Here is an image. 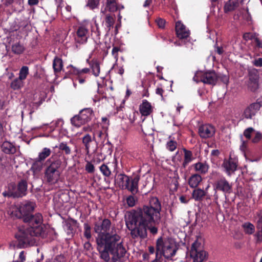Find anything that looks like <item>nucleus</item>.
<instances>
[{
    "label": "nucleus",
    "mask_w": 262,
    "mask_h": 262,
    "mask_svg": "<svg viewBox=\"0 0 262 262\" xmlns=\"http://www.w3.org/2000/svg\"><path fill=\"white\" fill-rule=\"evenodd\" d=\"M161 210V202L157 197L152 196L147 204L127 211L124 220L132 238H147V229L152 235L157 234Z\"/></svg>",
    "instance_id": "f257e3e1"
},
{
    "label": "nucleus",
    "mask_w": 262,
    "mask_h": 262,
    "mask_svg": "<svg viewBox=\"0 0 262 262\" xmlns=\"http://www.w3.org/2000/svg\"><path fill=\"white\" fill-rule=\"evenodd\" d=\"M35 205L32 202L21 204L19 207L10 209L12 217L21 219L28 227L25 229H19L15 233L16 246L25 248L32 245L34 236L46 238L50 229L43 224V216L40 213L33 214Z\"/></svg>",
    "instance_id": "f03ea898"
},
{
    "label": "nucleus",
    "mask_w": 262,
    "mask_h": 262,
    "mask_svg": "<svg viewBox=\"0 0 262 262\" xmlns=\"http://www.w3.org/2000/svg\"><path fill=\"white\" fill-rule=\"evenodd\" d=\"M111 224L110 220L102 217H98L94 223V230L98 234L96 238L97 250L100 258L105 262L110 260V254L112 255V261L117 262L126 252L121 236L113 231L109 232Z\"/></svg>",
    "instance_id": "7ed1b4c3"
},
{
    "label": "nucleus",
    "mask_w": 262,
    "mask_h": 262,
    "mask_svg": "<svg viewBox=\"0 0 262 262\" xmlns=\"http://www.w3.org/2000/svg\"><path fill=\"white\" fill-rule=\"evenodd\" d=\"M65 161V157L59 153L53 154L47 160L43 177L46 183L52 185L59 182L66 167Z\"/></svg>",
    "instance_id": "20e7f679"
},
{
    "label": "nucleus",
    "mask_w": 262,
    "mask_h": 262,
    "mask_svg": "<svg viewBox=\"0 0 262 262\" xmlns=\"http://www.w3.org/2000/svg\"><path fill=\"white\" fill-rule=\"evenodd\" d=\"M178 250L176 244L171 239H163L162 237L156 241V252L162 257L163 256L167 259H171Z\"/></svg>",
    "instance_id": "39448f33"
},
{
    "label": "nucleus",
    "mask_w": 262,
    "mask_h": 262,
    "mask_svg": "<svg viewBox=\"0 0 262 262\" xmlns=\"http://www.w3.org/2000/svg\"><path fill=\"white\" fill-rule=\"evenodd\" d=\"M116 180L120 188L127 189L133 194H136L138 190V183L140 179V176L138 174H134L131 177H128L124 173H117Z\"/></svg>",
    "instance_id": "423d86ee"
},
{
    "label": "nucleus",
    "mask_w": 262,
    "mask_h": 262,
    "mask_svg": "<svg viewBox=\"0 0 262 262\" xmlns=\"http://www.w3.org/2000/svg\"><path fill=\"white\" fill-rule=\"evenodd\" d=\"M94 117L93 110L90 107L85 108L81 110L78 115L73 117L71 119V122L73 125L78 127L90 122Z\"/></svg>",
    "instance_id": "0eeeda50"
},
{
    "label": "nucleus",
    "mask_w": 262,
    "mask_h": 262,
    "mask_svg": "<svg viewBox=\"0 0 262 262\" xmlns=\"http://www.w3.org/2000/svg\"><path fill=\"white\" fill-rule=\"evenodd\" d=\"M219 78L213 70L206 72L198 71L193 77V80L197 83L202 82L204 84L215 85Z\"/></svg>",
    "instance_id": "6e6552de"
},
{
    "label": "nucleus",
    "mask_w": 262,
    "mask_h": 262,
    "mask_svg": "<svg viewBox=\"0 0 262 262\" xmlns=\"http://www.w3.org/2000/svg\"><path fill=\"white\" fill-rule=\"evenodd\" d=\"M27 182L25 180H21L17 185L14 183H10L9 185V195L13 198H21L27 194Z\"/></svg>",
    "instance_id": "1a4fd4ad"
},
{
    "label": "nucleus",
    "mask_w": 262,
    "mask_h": 262,
    "mask_svg": "<svg viewBox=\"0 0 262 262\" xmlns=\"http://www.w3.org/2000/svg\"><path fill=\"white\" fill-rule=\"evenodd\" d=\"M214 189L223 192L225 194H230L232 192V186L225 177H220L213 184Z\"/></svg>",
    "instance_id": "9d476101"
},
{
    "label": "nucleus",
    "mask_w": 262,
    "mask_h": 262,
    "mask_svg": "<svg viewBox=\"0 0 262 262\" xmlns=\"http://www.w3.org/2000/svg\"><path fill=\"white\" fill-rule=\"evenodd\" d=\"M238 163V159L230 155L228 159L224 160L222 167L227 176L230 177L237 170Z\"/></svg>",
    "instance_id": "9b49d317"
},
{
    "label": "nucleus",
    "mask_w": 262,
    "mask_h": 262,
    "mask_svg": "<svg viewBox=\"0 0 262 262\" xmlns=\"http://www.w3.org/2000/svg\"><path fill=\"white\" fill-rule=\"evenodd\" d=\"M82 142L85 146L86 155H89L91 151L95 152L97 148V141L93 139L90 134H86L82 138Z\"/></svg>",
    "instance_id": "f8f14e48"
},
{
    "label": "nucleus",
    "mask_w": 262,
    "mask_h": 262,
    "mask_svg": "<svg viewBox=\"0 0 262 262\" xmlns=\"http://www.w3.org/2000/svg\"><path fill=\"white\" fill-rule=\"evenodd\" d=\"M117 167V164L115 162L107 164H103L100 166L99 169L101 172L104 177L110 178L113 173H115L114 177L116 178L117 173L118 172Z\"/></svg>",
    "instance_id": "ddd939ff"
},
{
    "label": "nucleus",
    "mask_w": 262,
    "mask_h": 262,
    "mask_svg": "<svg viewBox=\"0 0 262 262\" xmlns=\"http://www.w3.org/2000/svg\"><path fill=\"white\" fill-rule=\"evenodd\" d=\"M199 134L202 139L210 138L215 133V127L209 124H203L199 127Z\"/></svg>",
    "instance_id": "4468645a"
},
{
    "label": "nucleus",
    "mask_w": 262,
    "mask_h": 262,
    "mask_svg": "<svg viewBox=\"0 0 262 262\" xmlns=\"http://www.w3.org/2000/svg\"><path fill=\"white\" fill-rule=\"evenodd\" d=\"M262 107L261 103H259V99L255 102L252 103L248 105L244 111V117L246 119H252L257 112Z\"/></svg>",
    "instance_id": "2eb2a0df"
},
{
    "label": "nucleus",
    "mask_w": 262,
    "mask_h": 262,
    "mask_svg": "<svg viewBox=\"0 0 262 262\" xmlns=\"http://www.w3.org/2000/svg\"><path fill=\"white\" fill-rule=\"evenodd\" d=\"M175 31L177 37L180 39H186L190 35L189 30L180 21L176 23Z\"/></svg>",
    "instance_id": "dca6fc26"
},
{
    "label": "nucleus",
    "mask_w": 262,
    "mask_h": 262,
    "mask_svg": "<svg viewBox=\"0 0 262 262\" xmlns=\"http://www.w3.org/2000/svg\"><path fill=\"white\" fill-rule=\"evenodd\" d=\"M258 220L256 222V233L254 234L256 243L260 244L262 242V209L256 212Z\"/></svg>",
    "instance_id": "f3484780"
},
{
    "label": "nucleus",
    "mask_w": 262,
    "mask_h": 262,
    "mask_svg": "<svg viewBox=\"0 0 262 262\" xmlns=\"http://www.w3.org/2000/svg\"><path fill=\"white\" fill-rule=\"evenodd\" d=\"M88 34L89 30L85 27H79L76 31V36L75 37L76 42L79 44L86 43L88 38Z\"/></svg>",
    "instance_id": "a211bd4d"
},
{
    "label": "nucleus",
    "mask_w": 262,
    "mask_h": 262,
    "mask_svg": "<svg viewBox=\"0 0 262 262\" xmlns=\"http://www.w3.org/2000/svg\"><path fill=\"white\" fill-rule=\"evenodd\" d=\"M1 148L2 151L6 154L13 155L16 152V148L14 144L7 140L2 143Z\"/></svg>",
    "instance_id": "6ab92c4d"
},
{
    "label": "nucleus",
    "mask_w": 262,
    "mask_h": 262,
    "mask_svg": "<svg viewBox=\"0 0 262 262\" xmlns=\"http://www.w3.org/2000/svg\"><path fill=\"white\" fill-rule=\"evenodd\" d=\"M197 173L200 174H206L209 169V166L206 163L197 162L192 165Z\"/></svg>",
    "instance_id": "aec40b11"
},
{
    "label": "nucleus",
    "mask_w": 262,
    "mask_h": 262,
    "mask_svg": "<svg viewBox=\"0 0 262 262\" xmlns=\"http://www.w3.org/2000/svg\"><path fill=\"white\" fill-rule=\"evenodd\" d=\"M183 151L184 152V160L182 164V167L185 169L194 159V158L193 157V154L191 151L187 150L185 148H183Z\"/></svg>",
    "instance_id": "412c9836"
},
{
    "label": "nucleus",
    "mask_w": 262,
    "mask_h": 262,
    "mask_svg": "<svg viewBox=\"0 0 262 262\" xmlns=\"http://www.w3.org/2000/svg\"><path fill=\"white\" fill-rule=\"evenodd\" d=\"M190 256L193 257V262H203L207 258L206 252L204 250L190 252Z\"/></svg>",
    "instance_id": "4be33fe9"
},
{
    "label": "nucleus",
    "mask_w": 262,
    "mask_h": 262,
    "mask_svg": "<svg viewBox=\"0 0 262 262\" xmlns=\"http://www.w3.org/2000/svg\"><path fill=\"white\" fill-rule=\"evenodd\" d=\"M140 112L142 115L147 116L152 112V106L151 104L147 100H143L142 104L140 105Z\"/></svg>",
    "instance_id": "5701e85b"
},
{
    "label": "nucleus",
    "mask_w": 262,
    "mask_h": 262,
    "mask_svg": "<svg viewBox=\"0 0 262 262\" xmlns=\"http://www.w3.org/2000/svg\"><path fill=\"white\" fill-rule=\"evenodd\" d=\"M86 62L90 64L93 74L96 77L98 76L100 71L99 61L96 59H93L91 61L88 59Z\"/></svg>",
    "instance_id": "b1692460"
},
{
    "label": "nucleus",
    "mask_w": 262,
    "mask_h": 262,
    "mask_svg": "<svg viewBox=\"0 0 262 262\" xmlns=\"http://www.w3.org/2000/svg\"><path fill=\"white\" fill-rule=\"evenodd\" d=\"M258 77L257 75H250L248 84V89L252 92H255L258 89Z\"/></svg>",
    "instance_id": "393cba45"
},
{
    "label": "nucleus",
    "mask_w": 262,
    "mask_h": 262,
    "mask_svg": "<svg viewBox=\"0 0 262 262\" xmlns=\"http://www.w3.org/2000/svg\"><path fill=\"white\" fill-rule=\"evenodd\" d=\"M202 181V178L199 173H195L190 176L188 180L189 186L195 188Z\"/></svg>",
    "instance_id": "a878e982"
},
{
    "label": "nucleus",
    "mask_w": 262,
    "mask_h": 262,
    "mask_svg": "<svg viewBox=\"0 0 262 262\" xmlns=\"http://www.w3.org/2000/svg\"><path fill=\"white\" fill-rule=\"evenodd\" d=\"M77 224V221L72 219L66 222V227L67 229V232L69 235H71L73 236V235L74 234L75 232V228Z\"/></svg>",
    "instance_id": "bb28decb"
},
{
    "label": "nucleus",
    "mask_w": 262,
    "mask_h": 262,
    "mask_svg": "<svg viewBox=\"0 0 262 262\" xmlns=\"http://www.w3.org/2000/svg\"><path fill=\"white\" fill-rule=\"evenodd\" d=\"M12 52L16 55L22 54L25 50V48L23 44L20 41L13 42L11 45Z\"/></svg>",
    "instance_id": "cd10ccee"
},
{
    "label": "nucleus",
    "mask_w": 262,
    "mask_h": 262,
    "mask_svg": "<svg viewBox=\"0 0 262 262\" xmlns=\"http://www.w3.org/2000/svg\"><path fill=\"white\" fill-rule=\"evenodd\" d=\"M242 227L246 234L252 235L254 234L255 231L254 225L249 222L243 223L242 225Z\"/></svg>",
    "instance_id": "c85d7f7f"
},
{
    "label": "nucleus",
    "mask_w": 262,
    "mask_h": 262,
    "mask_svg": "<svg viewBox=\"0 0 262 262\" xmlns=\"http://www.w3.org/2000/svg\"><path fill=\"white\" fill-rule=\"evenodd\" d=\"M206 195V192L200 188H195L192 193V196L195 201H202L203 198Z\"/></svg>",
    "instance_id": "c756f323"
},
{
    "label": "nucleus",
    "mask_w": 262,
    "mask_h": 262,
    "mask_svg": "<svg viewBox=\"0 0 262 262\" xmlns=\"http://www.w3.org/2000/svg\"><path fill=\"white\" fill-rule=\"evenodd\" d=\"M63 68V62L62 59L56 56L53 62V68L55 73L60 72Z\"/></svg>",
    "instance_id": "7c9ffc66"
},
{
    "label": "nucleus",
    "mask_w": 262,
    "mask_h": 262,
    "mask_svg": "<svg viewBox=\"0 0 262 262\" xmlns=\"http://www.w3.org/2000/svg\"><path fill=\"white\" fill-rule=\"evenodd\" d=\"M238 5V0H229L225 5V11L227 12L234 10Z\"/></svg>",
    "instance_id": "2f4dec72"
},
{
    "label": "nucleus",
    "mask_w": 262,
    "mask_h": 262,
    "mask_svg": "<svg viewBox=\"0 0 262 262\" xmlns=\"http://www.w3.org/2000/svg\"><path fill=\"white\" fill-rule=\"evenodd\" d=\"M56 147H58L59 150L62 151V152L59 151L57 154H61L63 156H64V155H63V153H64L67 155H69L71 154V148L67 145V143L66 142H61L59 144L58 146Z\"/></svg>",
    "instance_id": "473e14b6"
},
{
    "label": "nucleus",
    "mask_w": 262,
    "mask_h": 262,
    "mask_svg": "<svg viewBox=\"0 0 262 262\" xmlns=\"http://www.w3.org/2000/svg\"><path fill=\"white\" fill-rule=\"evenodd\" d=\"M42 161H40L37 158L35 159L32 164L31 170L33 172L40 171L42 167Z\"/></svg>",
    "instance_id": "72a5a7b5"
},
{
    "label": "nucleus",
    "mask_w": 262,
    "mask_h": 262,
    "mask_svg": "<svg viewBox=\"0 0 262 262\" xmlns=\"http://www.w3.org/2000/svg\"><path fill=\"white\" fill-rule=\"evenodd\" d=\"M51 154V150L50 148L45 147L42 149L41 152L39 153L38 159L40 161H44V160L48 157Z\"/></svg>",
    "instance_id": "f704fd0d"
},
{
    "label": "nucleus",
    "mask_w": 262,
    "mask_h": 262,
    "mask_svg": "<svg viewBox=\"0 0 262 262\" xmlns=\"http://www.w3.org/2000/svg\"><path fill=\"white\" fill-rule=\"evenodd\" d=\"M117 6L115 0H107L105 11L114 12L117 10Z\"/></svg>",
    "instance_id": "c9c22d12"
},
{
    "label": "nucleus",
    "mask_w": 262,
    "mask_h": 262,
    "mask_svg": "<svg viewBox=\"0 0 262 262\" xmlns=\"http://www.w3.org/2000/svg\"><path fill=\"white\" fill-rule=\"evenodd\" d=\"M68 71L66 73V77L71 78L72 76H77L79 75V69L71 65L68 67Z\"/></svg>",
    "instance_id": "e433bc0d"
},
{
    "label": "nucleus",
    "mask_w": 262,
    "mask_h": 262,
    "mask_svg": "<svg viewBox=\"0 0 262 262\" xmlns=\"http://www.w3.org/2000/svg\"><path fill=\"white\" fill-rule=\"evenodd\" d=\"M93 139L96 140V138L104 141L106 137L105 132L103 130H97L93 134Z\"/></svg>",
    "instance_id": "4c0bfd02"
},
{
    "label": "nucleus",
    "mask_w": 262,
    "mask_h": 262,
    "mask_svg": "<svg viewBox=\"0 0 262 262\" xmlns=\"http://www.w3.org/2000/svg\"><path fill=\"white\" fill-rule=\"evenodd\" d=\"M115 22L116 17H105L104 20L103 21V23L108 28V31L113 28Z\"/></svg>",
    "instance_id": "58836bf2"
},
{
    "label": "nucleus",
    "mask_w": 262,
    "mask_h": 262,
    "mask_svg": "<svg viewBox=\"0 0 262 262\" xmlns=\"http://www.w3.org/2000/svg\"><path fill=\"white\" fill-rule=\"evenodd\" d=\"M21 79L19 78H15L13 80L10 84V87L13 90H19L23 85V82Z\"/></svg>",
    "instance_id": "ea45409f"
},
{
    "label": "nucleus",
    "mask_w": 262,
    "mask_h": 262,
    "mask_svg": "<svg viewBox=\"0 0 262 262\" xmlns=\"http://www.w3.org/2000/svg\"><path fill=\"white\" fill-rule=\"evenodd\" d=\"M29 74V68L27 66H23L19 70V78L21 80L26 79Z\"/></svg>",
    "instance_id": "a19ab883"
},
{
    "label": "nucleus",
    "mask_w": 262,
    "mask_h": 262,
    "mask_svg": "<svg viewBox=\"0 0 262 262\" xmlns=\"http://www.w3.org/2000/svg\"><path fill=\"white\" fill-rule=\"evenodd\" d=\"M134 195H130L126 199V204L130 207L135 206L138 201L137 198L134 196Z\"/></svg>",
    "instance_id": "79ce46f5"
},
{
    "label": "nucleus",
    "mask_w": 262,
    "mask_h": 262,
    "mask_svg": "<svg viewBox=\"0 0 262 262\" xmlns=\"http://www.w3.org/2000/svg\"><path fill=\"white\" fill-rule=\"evenodd\" d=\"M178 146V143L175 140L170 139L167 141L166 147L167 149L170 151H173L176 149Z\"/></svg>",
    "instance_id": "37998d69"
},
{
    "label": "nucleus",
    "mask_w": 262,
    "mask_h": 262,
    "mask_svg": "<svg viewBox=\"0 0 262 262\" xmlns=\"http://www.w3.org/2000/svg\"><path fill=\"white\" fill-rule=\"evenodd\" d=\"M83 228L84 236L87 239L89 240L92 237L91 227L88 223H85L83 225Z\"/></svg>",
    "instance_id": "c03bdc74"
},
{
    "label": "nucleus",
    "mask_w": 262,
    "mask_h": 262,
    "mask_svg": "<svg viewBox=\"0 0 262 262\" xmlns=\"http://www.w3.org/2000/svg\"><path fill=\"white\" fill-rule=\"evenodd\" d=\"M85 170L89 173H93L95 172V167L92 161H86Z\"/></svg>",
    "instance_id": "a18cd8bd"
},
{
    "label": "nucleus",
    "mask_w": 262,
    "mask_h": 262,
    "mask_svg": "<svg viewBox=\"0 0 262 262\" xmlns=\"http://www.w3.org/2000/svg\"><path fill=\"white\" fill-rule=\"evenodd\" d=\"M254 132H255L254 129L252 127H250L244 130L243 135L247 139L249 140L251 138L252 134Z\"/></svg>",
    "instance_id": "49530a36"
},
{
    "label": "nucleus",
    "mask_w": 262,
    "mask_h": 262,
    "mask_svg": "<svg viewBox=\"0 0 262 262\" xmlns=\"http://www.w3.org/2000/svg\"><path fill=\"white\" fill-rule=\"evenodd\" d=\"M262 139V134L259 132L255 131V135L252 139V142L257 143Z\"/></svg>",
    "instance_id": "de8ad7c7"
},
{
    "label": "nucleus",
    "mask_w": 262,
    "mask_h": 262,
    "mask_svg": "<svg viewBox=\"0 0 262 262\" xmlns=\"http://www.w3.org/2000/svg\"><path fill=\"white\" fill-rule=\"evenodd\" d=\"M201 243L199 242L198 240H196L191 246L190 252H195L197 251L201 250Z\"/></svg>",
    "instance_id": "09e8293b"
},
{
    "label": "nucleus",
    "mask_w": 262,
    "mask_h": 262,
    "mask_svg": "<svg viewBox=\"0 0 262 262\" xmlns=\"http://www.w3.org/2000/svg\"><path fill=\"white\" fill-rule=\"evenodd\" d=\"M99 3V0H88L87 6L91 9H94L96 8Z\"/></svg>",
    "instance_id": "8fccbe9b"
},
{
    "label": "nucleus",
    "mask_w": 262,
    "mask_h": 262,
    "mask_svg": "<svg viewBox=\"0 0 262 262\" xmlns=\"http://www.w3.org/2000/svg\"><path fill=\"white\" fill-rule=\"evenodd\" d=\"M121 51L120 47H114L112 51V55L115 59L116 61H117L118 59V52Z\"/></svg>",
    "instance_id": "3c124183"
},
{
    "label": "nucleus",
    "mask_w": 262,
    "mask_h": 262,
    "mask_svg": "<svg viewBox=\"0 0 262 262\" xmlns=\"http://www.w3.org/2000/svg\"><path fill=\"white\" fill-rule=\"evenodd\" d=\"M155 22L159 28L162 29L164 28L166 23L165 19L162 18L161 17H157V18L155 19Z\"/></svg>",
    "instance_id": "603ef678"
},
{
    "label": "nucleus",
    "mask_w": 262,
    "mask_h": 262,
    "mask_svg": "<svg viewBox=\"0 0 262 262\" xmlns=\"http://www.w3.org/2000/svg\"><path fill=\"white\" fill-rule=\"evenodd\" d=\"M122 17H118L117 21L116 22V25L115 27V31H114V34L115 35H116L118 33L119 29L121 27V19Z\"/></svg>",
    "instance_id": "864d4df0"
},
{
    "label": "nucleus",
    "mask_w": 262,
    "mask_h": 262,
    "mask_svg": "<svg viewBox=\"0 0 262 262\" xmlns=\"http://www.w3.org/2000/svg\"><path fill=\"white\" fill-rule=\"evenodd\" d=\"M243 38L246 41L252 40L254 38H255V36L253 35V34H252L251 32L245 33L243 34Z\"/></svg>",
    "instance_id": "5fc2aeb1"
},
{
    "label": "nucleus",
    "mask_w": 262,
    "mask_h": 262,
    "mask_svg": "<svg viewBox=\"0 0 262 262\" xmlns=\"http://www.w3.org/2000/svg\"><path fill=\"white\" fill-rule=\"evenodd\" d=\"M54 262H66V258L63 255H58L55 257Z\"/></svg>",
    "instance_id": "6e6d98bb"
},
{
    "label": "nucleus",
    "mask_w": 262,
    "mask_h": 262,
    "mask_svg": "<svg viewBox=\"0 0 262 262\" xmlns=\"http://www.w3.org/2000/svg\"><path fill=\"white\" fill-rule=\"evenodd\" d=\"M253 64L256 67H262V58L255 59L253 61Z\"/></svg>",
    "instance_id": "4d7b16f0"
},
{
    "label": "nucleus",
    "mask_w": 262,
    "mask_h": 262,
    "mask_svg": "<svg viewBox=\"0 0 262 262\" xmlns=\"http://www.w3.org/2000/svg\"><path fill=\"white\" fill-rule=\"evenodd\" d=\"M29 22L27 20H23L21 22L19 23L18 25V28L19 29L22 28L25 29L28 26Z\"/></svg>",
    "instance_id": "13d9d810"
},
{
    "label": "nucleus",
    "mask_w": 262,
    "mask_h": 262,
    "mask_svg": "<svg viewBox=\"0 0 262 262\" xmlns=\"http://www.w3.org/2000/svg\"><path fill=\"white\" fill-rule=\"evenodd\" d=\"M247 143H248V142L246 141H242V144L240 146V149L241 151H242L243 152H245L246 149H247Z\"/></svg>",
    "instance_id": "bf43d9fd"
},
{
    "label": "nucleus",
    "mask_w": 262,
    "mask_h": 262,
    "mask_svg": "<svg viewBox=\"0 0 262 262\" xmlns=\"http://www.w3.org/2000/svg\"><path fill=\"white\" fill-rule=\"evenodd\" d=\"M255 42L257 47L262 49V39H260L256 37L255 38Z\"/></svg>",
    "instance_id": "052dcab7"
},
{
    "label": "nucleus",
    "mask_w": 262,
    "mask_h": 262,
    "mask_svg": "<svg viewBox=\"0 0 262 262\" xmlns=\"http://www.w3.org/2000/svg\"><path fill=\"white\" fill-rule=\"evenodd\" d=\"M19 260L18 262H24L26 260V257L25 256L24 251H21L19 254Z\"/></svg>",
    "instance_id": "680f3d73"
},
{
    "label": "nucleus",
    "mask_w": 262,
    "mask_h": 262,
    "mask_svg": "<svg viewBox=\"0 0 262 262\" xmlns=\"http://www.w3.org/2000/svg\"><path fill=\"white\" fill-rule=\"evenodd\" d=\"M76 79L77 80L79 83L82 84L85 81V77H83L82 75H78L76 77Z\"/></svg>",
    "instance_id": "e2e57ef3"
},
{
    "label": "nucleus",
    "mask_w": 262,
    "mask_h": 262,
    "mask_svg": "<svg viewBox=\"0 0 262 262\" xmlns=\"http://www.w3.org/2000/svg\"><path fill=\"white\" fill-rule=\"evenodd\" d=\"M149 253L150 254H153L154 253L156 254V247L155 248L154 246H150L148 247Z\"/></svg>",
    "instance_id": "0e129e2a"
},
{
    "label": "nucleus",
    "mask_w": 262,
    "mask_h": 262,
    "mask_svg": "<svg viewBox=\"0 0 262 262\" xmlns=\"http://www.w3.org/2000/svg\"><path fill=\"white\" fill-rule=\"evenodd\" d=\"M179 199L182 203L187 204L188 202V200L185 195H181Z\"/></svg>",
    "instance_id": "69168bd1"
},
{
    "label": "nucleus",
    "mask_w": 262,
    "mask_h": 262,
    "mask_svg": "<svg viewBox=\"0 0 262 262\" xmlns=\"http://www.w3.org/2000/svg\"><path fill=\"white\" fill-rule=\"evenodd\" d=\"M215 52L219 55H222L224 52L223 49L222 47L215 46Z\"/></svg>",
    "instance_id": "338daca9"
},
{
    "label": "nucleus",
    "mask_w": 262,
    "mask_h": 262,
    "mask_svg": "<svg viewBox=\"0 0 262 262\" xmlns=\"http://www.w3.org/2000/svg\"><path fill=\"white\" fill-rule=\"evenodd\" d=\"M162 257H161V256H159V255L158 254V253H156L155 258L151 260L150 262H162L160 260V259Z\"/></svg>",
    "instance_id": "774afa93"
}]
</instances>
